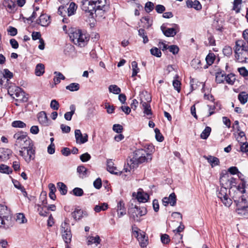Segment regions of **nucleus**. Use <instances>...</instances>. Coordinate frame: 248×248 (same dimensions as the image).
Returning <instances> with one entry per match:
<instances>
[{"label": "nucleus", "mask_w": 248, "mask_h": 248, "mask_svg": "<svg viewBox=\"0 0 248 248\" xmlns=\"http://www.w3.org/2000/svg\"><path fill=\"white\" fill-rule=\"evenodd\" d=\"M80 2L81 9L92 18L94 15L102 17L109 9L106 0H80Z\"/></svg>", "instance_id": "1"}, {"label": "nucleus", "mask_w": 248, "mask_h": 248, "mask_svg": "<svg viewBox=\"0 0 248 248\" xmlns=\"http://www.w3.org/2000/svg\"><path fill=\"white\" fill-rule=\"evenodd\" d=\"M152 159L151 154L147 153L144 149H138L133 153L132 157L130 156L127 159V163L130 169H134L140 164L151 161Z\"/></svg>", "instance_id": "2"}, {"label": "nucleus", "mask_w": 248, "mask_h": 248, "mask_svg": "<svg viewBox=\"0 0 248 248\" xmlns=\"http://www.w3.org/2000/svg\"><path fill=\"white\" fill-rule=\"evenodd\" d=\"M235 58L238 62H246L248 59V46L243 40H238L235 42Z\"/></svg>", "instance_id": "3"}, {"label": "nucleus", "mask_w": 248, "mask_h": 248, "mask_svg": "<svg viewBox=\"0 0 248 248\" xmlns=\"http://www.w3.org/2000/svg\"><path fill=\"white\" fill-rule=\"evenodd\" d=\"M69 37L74 44L80 47L84 46L90 39L88 34L79 29L72 30Z\"/></svg>", "instance_id": "4"}, {"label": "nucleus", "mask_w": 248, "mask_h": 248, "mask_svg": "<svg viewBox=\"0 0 248 248\" xmlns=\"http://www.w3.org/2000/svg\"><path fill=\"white\" fill-rule=\"evenodd\" d=\"M14 138L16 140L15 145L20 148V150L25 151L26 148H31V146H33L32 141L26 132H17L14 135Z\"/></svg>", "instance_id": "5"}, {"label": "nucleus", "mask_w": 248, "mask_h": 248, "mask_svg": "<svg viewBox=\"0 0 248 248\" xmlns=\"http://www.w3.org/2000/svg\"><path fill=\"white\" fill-rule=\"evenodd\" d=\"M146 213L147 210L146 208L144 207H139L137 206L131 208L129 211L130 217L137 222L140 221V217L146 215Z\"/></svg>", "instance_id": "6"}, {"label": "nucleus", "mask_w": 248, "mask_h": 248, "mask_svg": "<svg viewBox=\"0 0 248 248\" xmlns=\"http://www.w3.org/2000/svg\"><path fill=\"white\" fill-rule=\"evenodd\" d=\"M8 93L9 95L13 97V98H15L16 97V100L18 101H26L27 98L25 97L24 92L22 90L21 88L16 87H10L8 90Z\"/></svg>", "instance_id": "7"}, {"label": "nucleus", "mask_w": 248, "mask_h": 248, "mask_svg": "<svg viewBox=\"0 0 248 248\" xmlns=\"http://www.w3.org/2000/svg\"><path fill=\"white\" fill-rule=\"evenodd\" d=\"M6 211L4 207H0V227L4 228H8L12 226L11 217L7 214Z\"/></svg>", "instance_id": "8"}, {"label": "nucleus", "mask_w": 248, "mask_h": 248, "mask_svg": "<svg viewBox=\"0 0 248 248\" xmlns=\"http://www.w3.org/2000/svg\"><path fill=\"white\" fill-rule=\"evenodd\" d=\"M217 196L225 206L229 207L232 204V200L228 197L227 195V189L226 187H221L217 193Z\"/></svg>", "instance_id": "9"}, {"label": "nucleus", "mask_w": 248, "mask_h": 248, "mask_svg": "<svg viewBox=\"0 0 248 248\" xmlns=\"http://www.w3.org/2000/svg\"><path fill=\"white\" fill-rule=\"evenodd\" d=\"M35 154V151L33 146H31V148H26L25 151L19 150V155L22 156L27 163L34 159Z\"/></svg>", "instance_id": "10"}, {"label": "nucleus", "mask_w": 248, "mask_h": 248, "mask_svg": "<svg viewBox=\"0 0 248 248\" xmlns=\"http://www.w3.org/2000/svg\"><path fill=\"white\" fill-rule=\"evenodd\" d=\"M161 30L166 36L173 37L179 31V26L174 24L172 28H169L162 25L161 26Z\"/></svg>", "instance_id": "11"}, {"label": "nucleus", "mask_w": 248, "mask_h": 248, "mask_svg": "<svg viewBox=\"0 0 248 248\" xmlns=\"http://www.w3.org/2000/svg\"><path fill=\"white\" fill-rule=\"evenodd\" d=\"M75 136L76 142L78 144H84L88 141V135L86 133L82 134L80 130L76 129L75 131Z\"/></svg>", "instance_id": "12"}, {"label": "nucleus", "mask_w": 248, "mask_h": 248, "mask_svg": "<svg viewBox=\"0 0 248 248\" xmlns=\"http://www.w3.org/2000/svg\"><path fill=\"white\" fill-rule=\"evenodd\" d=\"M233 198L236 206V209H240L248 206V202L245 195H242L238 198L233 197Z\"/></svg>", "instance_id": "13"}, {"label": "nucleus", "mask_w": 248, "mask_h": 248, "mask_svg": "<svg viewBox=\"0 0 248 248\" xmlns=\"http://www.w3.org/2000/svg\"><path fill=\"white\" fill-rule=\"evenodd\" d=\"M50 16L46 14H41L39 18L36 20L37 24L42 26L46 27L50 23Z\"/></svg>", "instance_id": "14"}, {"label": "nucleus", "mask_w": 248, "mask_h": 248, "mask_svg": "<svg viewBox=\"0 0 248 248\" xmlns=\"http://www.w3.org/2000/svg\"><path fill=\"white\" fill-rule=\"evenodd\" d=\"M134 232L136 233V237L139 241L140 246L142 248L146 247L148 244V237L145 236L144 232L139 233L138 231H134Z\"/></svg>", "instance_id": "15"}, {"label": "nucleus", "mask_w": 248, "mask_h": 248, "mask_svg": "<svg viewBox=\"0 0 248 248\" xmlns=\"http://www.w3.org/2000/svg\"><path fill=\"white\" fill-rule=\"evenodd\" d=\"M37 119L39 123L44 126H48L50 124V121L45 111H42L38 113Z\"/></svg>", "instance_id": "16"}, {"label": "nucleus", "mask_w": 248, "mask_h": 248, "mask_svg": "<svg viewBox=\"0 0 248 248\" xmlns=\"http://www.w3.org/2000/svg\"><path fill=\"white\" fill-rule=\"evenodd\" d=\"M176 196L174 193H171L169 197H164L162 199V202L164 206H167L169 203L172 206L175 205L176 203Z\"/></svg>", "instance_id": "17"}, {"label": "nucleus", "mask_w": 248, "mask_h": 248, "mask_svg": "<svg viewBox=\"0 0 248 248\" xmlns=\"http://www.w3.org/2000/svg\"><path fill=\"white\" fill-rule=\"evenodd\" d=\"M3 5L9 13H14L16 11V5L15 3L11 0H4L3 2Z\"/></svg>", "instance_id": "18"}, {"label": "nucleus", "mask_w": 248, "mask_h": 248, "mask_svg": "<svg viewBox=\"0 0 248 248\" xmlns=\"http://www.w3.org/2000/svg\"><path fill=\"white\" fill-rule=\"evenodd\" d=\"M114 163L112 159H108L107 161V170L112 174H120L121 172L118 171L116 167L114 166Z\"/></svg>", "instance_id": "19"}, {"label": "nucleus", "mask_w": 248, "mask_h": 248, "mask_svg": "<svg viewBox=\"0 0 248 248\" xmlns=\"http://www.w3.org/2000/svg\"><path fill=\"white\" fill-rule=\"evenodd\" d=\"M12 151L6 148H2L0 149V159L4 161L9 159L12 155Z\"/></svg>", "instance_id": "20"}, {"label": "nucleus", "mask_w": 248, "mask_h": 248, "mask_svg": "<svg viewBox=\"0 0 248 248\" xmlns=\"http://www.w3.org/2000/svg\"><path fill=\"white\" fill-rule=\"evenodd\" d=\"M141 104L143 108L144 114L147 116L148 119H150L152 115V112L150 104L143 101H141Z\"/></svg>", "instance_id": "21"}, {"label": "nucleus", "mask_w": 248, "mask_h": 248, "mask_svg": "<svg viewBox=\"0 0 248 248\" xmlns=\"http://www.w3.org/2000/svg\"><path fill=\"white\" fill-rule=\"evenodd\" d=\"M84 216H87V215L81 209H76L72 213V216L76 220H79L84 217Z\"/></svg>", "instance_id": "22"}, {"label": "nucleus", "mask_w": 248, "mask_h": 248, "mask_svg": "<svg viewBox=\"0 0 248 248\" xmlns=\"http://www.w3.org/2000/svg\"><path fill=\"white\" fill-rule=\"evenodd\" d=\"M203 157L207 160L208 162L211 165L212 167H214L219 165V159L216 157L212 155H204Z\"/></svg>", "instance_id": "23"}, {"label": "nucleus", "mask_w": 248, "mask_h": 248, "mask_svg": "<svg viewBox=\"0 0 248 248\" xmlns=\"http://www.w3.org/2000/svg\"><path fill=\"white\" fill-rule=\"evenodd\" d=\"M186 3L188 8H193L197 10H200L202 8L200 2L197 0H195L194 1L191 0H188L186 1Z\"/></svg>", "instance_id": "24"}, {"label": "nucleus", "mask_w": 248, "mask_h": 248, "mask_svg": "<svg viewBox=\"0 0 248 248\" xmlns=\"http://www.w3.org/2000/svg\"><path fill=\"white\" fill-rule=\"evenodd\" d=\"M118 216L121 217L126 214V209L124 206V203L122 201H120L117 204Z\"/></svg>", "instance_id": "25"}, {"label": "nucleus", "mask_w": 248, "mask_h": 248, "mask_svg": "<svg viewBox=\"0 0 248 248\" xmlns=\"http://www.w3.org/2000/svg\"><path fill=\"white\" fill-rule=\"evenodd\" d=\"M1 78H0V84L2 85L4 80L6 78H11L13 77V73L10 72L8 69L3 70L2 76H1Z\"/></svg>", "instance_id": "26"}, {"label": "nucleus", "mask_w": 248, "mask_h": 248, "mask_svg": "<svg viewBox=\"0 0 248 248\" xmlns=\"http://www.w3.org/2000/svg\"><path fill=\"white\" fill-rule=\"evenodd\" d=\"M149 196L148 194L139 191L137 193L136 198L139 202H145L148 201Z\"/></svg>", "instance_id": "27"}, {"label": "nucleus", "mask_w": 248, "mask_h": 248, "mask_svg": "<svg viewBox=\"0 0 248 248\" xmlns=\"http://www.w3.org/2000/svg\"><path fill=\"white\" fill-rule=\"evenodd\" d=\"M36 206L37 207V210L40 216L43 217L47 216L48 212H47L46 205L44 206L38 204L36 205Z\"/></svg>", "instance_id": "28"}, {"label": "nucleus", "mask_w": 248, "mask_h": 248, "mask_svg": "<svg viewBox=\"0 0 248 248\" xmlns=\"http://www.w3.org/2000/svg\"><path fill=\"white\" fill-rule=\"evenodd\" d=\"M87 244L91 245L93 244H96V245L100 244L101 239L98 235H96L95 237L89 236L87 238Z\"/></svg>", "instance_id": "29"}, {"label": "nucleus", "mask_w": 248, "mask_h": 248, "mask_svg": "<svg viewBox=\"0 0 248 248\" xmlns=\"http://www.w3.org/2000/svg\"><path fill=\"white\" fill-rule=\"evenodd\" d=\"M48 187L50 191L49 193V197L51 199L55 200L56 199V195L55 193L56 191V188L55 186L52 183H50L48 184Z\"/></svg>", "instance_id": "30"}, {"label": "nucleus", "mask_w": 248, "mask_h": 248, "mask_svg": "<svg viewBox=\"0 0 248 248\" xmlns=\"http://www.w3.org/2000/svg\"><path fill=\"white\" fill-rule=\"evenodd\" d=\"M69 231H71L68 219H65L64 221L62 222L61 225V233H66Z\"/></svg>", "instance_id": "31"}, {"label": "nucleus", "mask_w": 248, "mask_h": 248, "mask_svg": "<svg viewBox=\"0 0 248 248\" xmlns=\"http://www.w3.org/2000/svg\"><path fill=\"white\" fill-rule=\"evenodd\" d=\"M238 99L240 103L244 105L248 101V94L245 92H242L238 94Z\"/></svg>", "instance_id": "32"}, {"label": "nucleus", "mask_w": 248, "mask_h": 248, "mask_svg": "<svg viewBox=\"0 0 248 248\" xmlns=\"http://www.w3.org/2000/svg\"><path fill=\"white\" fill-rule=\"evenodd\" d=\"M236 211L241 217L246 218L248 217V206L240 209H236Z\"/></svg>", "instance_id": "33"}, {"label": "nucleus", "mask_w": 248, "mask_h": 248, "mask_svg": "<svg viewBox=\"0 0 248 248\" xmlns=\"http://www.w3.org/2000/svg\"><path fill=\"white\" fill-rule=\"evenodd\" d=\"M140 21L142 23H144L143 27L148 29L152 25V20L148 16L143 17Z\"/></svg>", "instance_id": "34"}, {"label": "nucleus", "mask_w": 248, "mask_h": 248, "mask_svg": "<svg viewBox=\"0 0 248 248\" xmlns=\"http://www.w3.org/2000/svg\"><path fill=\"white\" fill-rule=\"evenodd\" d=\"M57 186L62 195H65L66 194L67 192V187L63 183L58 182L57 183Z\"/></svg>", "instance_id": "35"}, {"label": "nucleus", "mask_w": 248, "mask_h": 248, "mask_svg": "<svg viewBox=\"0 0 248 248\" xmlns=\"http://www.w3.org/2000/svg\"><path fill=\"white\" fill-rule=\"evenodd\" d=\"M45 72L44 65L42 63L37 64L35 68V74L37 76L42 75Z\"/></svg>", "instance_id": "36"}, {"label": "nucleus", "mask_w": 248, "mask_h": 248, "mask_svg": "<svg viewBox=\"0 0 248 248\" xmlns=\"http://www.w3.org/2000/svg\"><path fill=\"white\" fill-rule=\"evenodd\" d=\"M62 235L64 241L66 244V245H68L71 241L72 233L71 231H69L66 233H62Z\"/></svg>", "instance_id": "37"}, {"label": "nucleus", "mask_w": 248, "mask_h": 248, "mask_svg": "<svg viewBox=\"0 0 248 248\" xmlns=\"http://www.w3.org/2000/svg\"><path fill=\"white\" fill-rule=\"evenodd\" d=\"M226 74L222 72H217L216 76V81L217 83H221L225 81Z\"/></svg>", "instance_id": "38"}, {"label": "nucleus", "mask_w": 248, "mask_h": 248, "mask_svg": "<svg viewBox=\"0 0 248 248\" xmlns=\"http://www.w3.org/2000/svg\"><path fill=\"white\" fill-rule=\"evenodd\" d=\"M108 208V205L107 203L104 202L101 203L100 205H96L95 206L94 208V210L97 212L98 213L100 212L101 211H105Z\"/></svg>", "instance_id": "39"}, {"label": "nucleus", "mask_w": 248, "mask_h": 248, "mask_svg": "<svg viewBox=\"0 0 248 248\" xmlns=\"http://www.w3.org/2000/svg\"><path fill=\"white\" fill-rule=\"evenodd\" d=\"M54 74L56 75L53 78L54 82L55 84H57L59 83L61 81V79H64V76L60 72H55Z\"/></svg>", "instance_id": "40"}, {"label": "nucleus", "mask_w": 248, "mask_h": 248, "mask_svg": "<svg viewBox=\"0 0 248 248\" xmlns=\"http://www.w3.org/2000/svg\"><path fill=\"white\" fill-rule=\"evenodd\" d=\"M77 9V6L74 2H71L67 9V14L68 16L73 15Z\"/></svg>", "instance_id": "41"}, {"label": "nucleus", "mask_w": 248, "mask_h": 248, "mask_svg": "<svg viewBox=\"0 0 248 248\" xmlns=\"http://www.w3.org/2000/svg\"><path fill=\"white\" fill-rule=\"evenodd\" d=\"M16 220L19 224L25 223L27 221V220L23 213L17 214Z\"/></svg>", "instance_id": "42"}, {"label": "nucleus", "mask_w": 248, "mask_h": 248, "mask_svg": "<svg viewBox=\"0 0 248 248\" xmlns=\"http://www.w3.org/2000/svg\"><path fill=\"white\" fill-rule=\"evenodd\" d=\"M77 172L80 175H82V177H86L88 174V170L83 165L78 167Z\"/></svg>", "instance_id": "43"}, {"label": "nucleus", "mask_w": 248, "mask_h": 248, "mask_svg": "<svg viewBox=\"0 0 248 248\" xmlns=\"http://www.w3.org/2000/svg\"><path fill=\"white\" fill-rule=\"evenodd\" d=\"M79 86L78 83H72L66 86V89L71 92L77 91L79 89Z\"/></svg>", "instance_id": "44"}, {"label": "nucleus", "mask_w": 248, "mask_h": 248, "mask_svg": "<svg viewBox=\"0 0 248 248\" xmlns=\"http://www.w3.org/2000/svg\"><path fill=\"white\" fill-rule=\"evenodd\" d=\"M211 131V128L206 126L201 134V138L202 139L206 140L208 138Z\"/></svg>", "instance_id": "45"}, {"label": "nucleus", "mask_w": 248, "mask_h": 248, "mask_svg": "<svg viewBox=\"0 0 248 248\" xmlns=\"http://www.w3.org/2000/svg\"><path fill=\"white\" fill-rule=\"evenodd\" d=\"M225 80L229 84H230V85L233 84V83L235 80L234 75H233L232 73L228 74V75L225 76Z\"/></svg>", "instance_id": "46"}, {"label": "nucleus", "mask_w": 248, "mask_h": 248, "mask_svg": "<svg viewBox=\"0 0 248 248\" xmlns=\"http://www.w3.org/2000/svg\"><path fill=\"white\" fill-rule=\"evenodd\" d=\"M109 92L114 94H119L121 91V89L116 85H111L108 87Z\"/></svg>", "instance_id": "47"}, {"label": "nucleus", "mask_w": 248, "mask_h": 248, "mask_svg": "<svg viewBox=\"0 0 248 248\" xmlns=\"http://www.w3.org/2000/svg\"><path fill=\"white\" fill-rule=\"evenodd\" d=\"M139 35L143 38V42L144 44L148 43L149 41L147 36L146 35L145 31L143 29H140L138 31Z\"/></svg>", "instance_id": "48"}, {"label": "nucleus", "mask_w": 248, "mask_h": 248, "mask_svg": "<svg viewBox=\"0 0 248 248\" xmlns=\"http://www.w3.org/2000/svg\"><path fill=\"white\" fill-rule=\"evenodd\" d=\"M132 67V77H135L139 73L140 69L138 67V63L136 61H133L131 63Z\"/></svg>", "instance_id": "49"}, {"label": "nucleus", "mask_w": 248, "mask_h": 248, "mask_svg": "<svg viewBox=\"0 0 248 248\" xmlns=\"http://www.w3.org/2000/svg\"><path fill=\"white\" fill-rule=\"evenodd\" d=\"M207 64L208 65H212L215 61V55L214 53H209L205 59Z\"/></svg>", "instance_id": "50"}, {"label": "nucleus", "mask_w": 248, "mask_h": 248, "mask_svg": "<svg viewBox=\"0 0 248 248\" xmlns=\"http://www.w3.org/2000/svg\"><path fill=\"white\" fill-rule=\"evenodd\" d=\"M12 126L14 127L24 128L26 126V124L21 121H15L12 122Z\"/></svg>", "instance_id": "51"}, {"label": "nucleus", "mask_w": 248, "mask_h": 248, "mask_svg": "<svg viewBox=\"0 0 248 248\" xmlns=\"http://www.w3.org/2000/svg\"><path fill=\"white\" fill-rule=\"evenodd\" d=\"M12 170L9 167L6 165L1 164L0 165V172L1 173L9 174Z\"/></svg>", "instance_id": "52"}, {"label": "nucleus", "mask_w": 248, "mask_h": 248, "mask_svg": "<svg viewBox=\"0 0 248 248\" xmlns=\"http://www.w3.org/2000/svg\"><path fill=\"white\" fill-rule=\"evenodd\" d=\"M150 52L152 55L156 57H160L161 56V52L159 49L156 47H154L150 49Z\"/></svg>", "instance_id": "53"}, {"label": "nucleus", "mask_w": 248, "mask_h": 248, "mask_svg": "<svg viewBox=\"0 0 248 248\" xmlns=\"http://www.w3.org/2000/svg\"><path fill=\"white\" fill-rule=\"evenodd\" d=\"M72 192L74 195L78 197L82 196L84 194L83 189L79 187L74 188Z\"/></svg>", "instance_id": "54"}, {"label": "nucleus", "mask_w": 248, "mask_h": 248, "mask_svg": "<svg viewBox=\"0 0 248 248\" xmlns=\"http://www.w3.org/2000/svg\"><path fill=\"white\" fill-rule=\"evenodd\" d=\"M160 239L163 244H168L170 241L169 235L165 233L161 235Z\"/></svg>", "instance_id": "55"}, {"label": "nucleus", "mask_w": 248, "mask_h": 248, "mask_svg": "<svg viewBox=\"0 0 248 248\" xmlns=\"http://www.w3.org/2000/svg\"><path fill=\"white\" fill-rule=\"evenodd\" d=\"M155 139L159 142H161L164 140V137L160 132V130L158 128L155 129Z\"/></svg>", "instance_id": "56"}, {"label": "nucleus", "mask_w": 248, "mask_h": 248, "mask_svg": "<svg viewBox=\"0 0 248 248\" xmlns=\"http://www.w3.org/2000/svg\"><path fill=\"white\" fill-rule=\"evenodd\" d=\"M154 8V4L151 2L148 1L146 3L145 5V10L147 13L151 12Z\"/></svg>", "instance_id": "57"}, {"label": "nucleus", "mask_w": 248, "mask_h": 248, "mask_svg": "<svg viewBox=\"0 0 248 248\" xmlns=\"http://www.w3.org/2000/svg\"><path fill=\"white\" fill-rule=\"evenodd\" d=\"M201 61L198 59H194L191 61V65L195 69L202 68Z\"/></svg>", "instance_id": "58"}, {"label": "nucleus", "mask_w": 248, "mask_h": 248, "mask_svg": "<svg viewBox=\"0 0 248 248\" xmlns=\"http://www.w3.org/2000/svg\"><path fill=\"white\" fill-rule=\"evenodd\" d=\"M172 85L174 88L179 93L181 91V85L180 81L176 79L173 80Z\"/></svg>", "instance_id": "59"}, {"label": "nucleus", "mask_w": 248, "mask_h": 248, "mask_svg": "<svg viewBox=\"0 0 248 248\" xmlns=\"http://www.w3.org/2000/svg\"><path fill=\"white\" fill-rule=\"evenodd\" d=\"M39 200L40 201V202H41V204H40L42 205H46L47 204V200H46V195L45 192L43 193L42 192L39 198Z\"/></svg>", "instance_id": "60"}, {"label": "nucleus", "mask_w": 248, "mask_h": 248, "mask_svg": "<svg viewBox=\"0 0 248 248\" xmlns=\"http://www.w3.org/2000/svg\"><path fill=\"white\" fill-rule=\"evenodd\" d=\"M50 108L55 110H58L60 107L59 102L55 99L51 100L50 105Z\"/></svg>", "instance_id": "61"}, {"label": "nucleus", "mask_w": 248, "mask_h": 248, "mask_svg": "<svg viewBox=\"0 0 248 248\" xmlns=\"http://www.w3.org/2000/svg\"><path fill=\"white\" fill-rule=\"evenodd\" d=\"M168 49L174 55L177 54L179 50V47L176 45L170 46H168Z\"/></svg>", "instance_id": "62"}, {"label": "nucleus", "mask_w": 248, "mask_h": 248, "mask_svg": "<svg viewBox=\"0 0 248 248\" xmlns=\"http://www.w3.org/2000/svg\"><path fill=\"white\" fill-rule=\"evenodd\" d=\"M91 158V156L89 154L86 153L82 154L80 156V159L82 162H85L89 161Z\"/></svg>", "instance_id": "63"}, {"label": "nucleus", "mask_w": 248, "mask_h": 248, "mask_svg": "<svg viewBox=\"0 0 248 248\" xmlns=\"http://www.w3.org/2000/svg\"><path fill=\"white\" fill-rule=\"evenodd\" d=\"M7 31L9 34L12 36L16 35L17 33V29L16 28L13 27L12 26L9 27V28L7 29Z\"/></svg>", "instance_id": "64"}]
</instances>
